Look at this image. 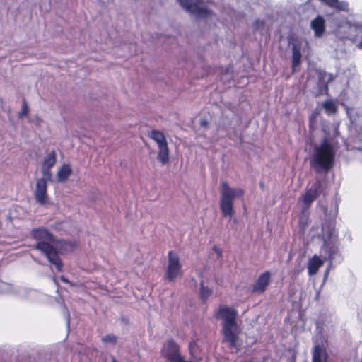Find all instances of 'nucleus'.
I'll use <instances>...</instances> for the list:
<instances>
[{
  "mask_svg": "<svg viewBox=\"0 0 362 362\" xmlns=\"http://www.w3.org/2000/svg\"><path fill=\"white\" fill-rule=\"evenodd\" d=\"M149 137L156 142L158 147V160L165 165L169 162V148L164 134L158 130L153 129L149 134Z\"/></svg>",
  "mask_w": 362,
  "mask_h": 362,
  "instance_id": "0eeeda50",
  "label": "nucleus"
},
{
  "mask_svg": "<svg viewBox=\"0 0 362 362\" xmlns=\"http://www.w3.org/2000/svg\"><path fill=\"white\" fill-rule=\"evenodd\" d=\"M71 173L72 170L70 165L68 164H63L57 171V181L60 182L66 181L69 176L71 175Z\"/></svg>",
  "mask_w": 362,
  "mask_h": 362,
  "instance_id": "a211bd4d",
  "label": "nucleus"
},
{
  "mask_svg": "<svg viewBox=\"0 0 362 362\" xmlns=\"http://www.w3.org/2000/svg\"><path fill=\"white\" fill-rule=\"evenodd\" d=\"M245 362H253L252 361H245Z\"/></svg>",
  "mask_w": 362,
  "mask_h": 362,
  "instance_id": "7c9ffc66",
  "label": "nucleus"
},
{
  "mask_svg": "<svg viewBox=\"0 0 362 362\" xmlns=\"http://www.w3.org/2000/svg\"><path fill=\"white\" fill-rule=\"evenodd\" d=\"M271 273L266 271L261 274L252 286V292L254 293L263 294L271 283Z\"/></svg>",
  "mask_w": 362,
  "mask_h": 362,
  "instance_id": "9d476101",
  "label": "nucleus"
},
{
  "mask_svg": "<svg viewBox=\"0 0 362 362\" xmlns=\"http://www.w3.org/2000/svg\"><path fill=\"white\" fill-rule=\"evenodd\" d=\"M57 154L54 150L52 151L45 158L42 167L52 168L56 163Z\"/></svg>",
  "mask_w": 362,
  "mask_h": 362,
  "instance_id": "aec40b11",
  "label": "nucleus"
},
{
  "mask_svg": "<svg viewBox=\"0 0 362 362\" xmlns=\"http://www.w3.org/2000/svg\"><path fill=\"white\" fill-rule=\"evenodd\" d=\"M357 48L362 50V40L357 45Z\"/></svg>",
  "mask_w": 362,
  "mask_h": 362,
  "instance_id": "cd10ccee",
  "label": "nucleus"
},
{
  "mask_svg": "<svg viewBox=\"0 0 362 362\" xmlns=\"http://www.w3.org/2000/svg\"><path fill=\"white\" fill-rule=\"evenodd\" d=\"M322 107L325 108L327 115H334L337 112V105L332 100H326L324 102Z\"/></svg>",
  "mask_w": 362,
  "mask_h": 362,
  "instance_id": "4be33fe9",
  "label": "nucleus"
},
{
  "mask_svg": "<svg viewBox=\"0 0 362 362\" xmlns=\"http://www.w3.org/2000/svg\"><path fill=\"white\" fill-rule=\"evenodd\" d=\"M168 259V264L165 272V279L170 282H173L181 274L182 265L179 255L173 251H169Z\"/></svg>",
  "mask_w": 362,
  "mask_h": 362,
  "instance_id": "1a4fd4ad",
  "label": "nucleus"
},
{
  "mask_svg": "<svg viewBox=\"0 0 362 362\" xmlns=\"http://www.w3.org/2000/svg\"><path fill=\"white\" fill-rule=\"evenodd\" d=\"M53 245H55V247L58 251V254H64V253H69L73 252L76 247V243L72 241H67L65 240H59L55 238V242H54Z\"/></svg>",
  "mask_w": 362,
  "mask_h": 362,
  "instance_id": "f8f14e48",
  "label": "nucleus"
},
{
  "mask_svg": "<svg viewBox=\"0 0 362 362\" xmlns=\"http://www.w3.org/2000/svg\"><path fill=\"white\" fill-rule=\"evenodd\" d=\"M47 184L45 179H38L36 183L35 191V199L40 204L44 205L47 203Z\"/></svg>",
  "mask_w": 362,
  "mask_h": 362,
  "instance_id": "9b49d317",
  "label": "nucleus"
},
{
  "mask_svg": "<svg viewBox=\"0 0 362 362\" xmlns=\"http://www.w3.org/2000/svg\"><path fill=\"white\" fill-rule=\"evenodd\" d=\"M237 315L236 310L226 305H221L214 313L215 317L223 322V341L229 349H234L236 353L240 350L241 346L239 337L240 329L236 321Z\"/></svg>",
  "mask_w": 362,
  "mask_h": 362,
  "instance_id": "f257e3e1",
  "label": "nucleus"
},
{
  "mask_svg": "<svg viewBox=\"0 0 362 362\" xmlns=\"http://www.w3.org/2000/svg\"><path fill=\"white\" fill-rule=\"evenodd\" d=\"M181 6L187 12L199 18H206L211 15L212 11L202 6V0H177Z\"/></svg>",
  "mask_w": 362,
  "mask_h": 362,
  "instance_id": "6e6552de",
  "label": "nucleus"
},
{
  "mask_svg": "<svg viewBox=\"0 0 362 362\" xmlns=\"http://www.w3.org/2000/svg\"><path fill=\"white\" fill-rule=\"evenodd\" d=\"M60 279L64 282V283H66V284H69L70 285H72V284L69 281V280L65 277L64 276L62 275L60 276Z\"/></svg>",
  "mask_w": 362,
  "mask_h": 362,
  "instance_id": "bb28decb",
  "label": "nucleus"
},
{
  "mask_svg": "<svg viewBox=\"0 0 362 362\" xmlns=\"http://www.w3.org/2000/svg\"><path fill=\"white\" fill-rule=\"evenodd\" d=\"M301 48L300 45L293 44L292 46V73L297 71L296 68L301 64Z\"/></svg>",
  "mask_w": 362,
  "mask_h": 362,
  "instance_id": "dca6fc26",
  "label": "nucleus"
},
{
  "mask_svg": "<svg viewBox=\"0 0 362 362\" xmlns=\"http://www.w3.org/2000/svg\"><path fill=\"white\" fill-rule=\"evenodd\" d=\"M310 27L316 37H321L325 32V21L321 16H317L311 21Z\"/></svg>",
  "mask_w": 362,
  "mask_h": 362,
  "instance_id": "ddd939ff",
  "label": "nucleus"
},
{
  "mask_svg": "<svg viewBox=\"0 0 362 362\" xmlns=\"http://www.w3.org/2000/svg\"><path fill=\"white\" fill-rule=\"evenodd\" d=\"M197 346L192 343L189 345L190 359L187 361L181 354L180 347L173 339H168L161 349V355L168 362H199L202 358L194 356V353Z\"/></svg>",
  "mask_w": 362,
  "mask_h": 362,
  "instance_id": "20e7f679",
  "label": "nucleus"
},
{
  "mask_svg": "<svg viewBox=\"0 0 362 362\" xmlns=\"http://www.w3.org/2000/svg\"><path fill=\"white\" fill-rule=\"evenodd\" d=\"M30 235L37 241L34 248L40 251L48 261L55 266L58 272H62L63 263L57 248L53 245L55 242L54 235L45 227L33 228Z\"/></svg>",
  "mask_w": 362,
  "mask_h": 362,
  "instance_id": "f03ea898",
  "label": "nucleus"
},
{
  "mask_svg": "<svg viewBox=\"0 0 362 362\" xmlns=\"http://www.w3.org/2000/svg\"><path fill=\"white\" fill-rule=\"evenodd\" d=\"M327 6L333 8L337 11H348V4L345 2H340L339 0H320Z\"/></svg>",
  "mask_w": 362,
  "mask_h": 362,
  "instance_id": "6ab92c4d",
  "label": "nucleus"
},
{
  "mask_svg": "<svg viewBox=\"0 0 362 362\" xmlns=\"http://www.w3.org/2000/svg\"><path fill=\"white\" fill-rule=\"evenodd\" d=\"M50 170L51 168L42 167V177L40 179H45L47 182V180H51L52 175Z\"/></svg>",
  "mask_w": 362,
  "mask_h": 362,
  "instance_id": "5701e85b",
  "label": "nucleus"
},
{
  "mask_svg": "<svg viewBox=\"0 0 362 362\" xmlns=\"http://www.w3.org/2000/svg\"><path fill=\"white\" fill-rule=\"evenodd\" d=\"M328 354L323 345H315L313 351L312 362H327Z\"/></svg>",
  "mask_w": 362,
  "mask_h": 362,
  "instance_id": "2eb2a0df",
  "label": "nucleus"
},
{
  "mask_svg": "<svg viewBox=\"0 0 362 362\" xmlns=\"http://www.w3.org/2000/svg\"><path fill=\"white\" fill-rule=\"evenodd\" d=\"M325 185L323 182L320 179H317L309 188L306 189L305 193L301 196L300 200L302 202L303 211L308 210L319 196L321 194L325 196Z\"/></svg>",
  "mask_w": 362,
  "mask_h": 362,
  "instance_id": "423d86ee",
  "label": "nucleus"
},
{
  "mask_svg": "<svg viewBox=\"0 0 362 362\" xmlns=\"http://www.w3.org/2000/svg\"><path fill=\"white\" fill-rule=\"evenodd\" d=\"M28 112H29L28 106L27 105L25 100H23L22 106H21V110L19 112V117L27 116L28 115Z\"/></svg>",
  "mask_w": 362,
  "mask_h": 362,
  "instance_id": "b1692460",
  "label": "nucleus"
},
{
  "mask_svg": "<svg viewBox=\"0 0 362 362\" xmlns=\"http://www.w3.org/2000/svg\"><path fill=\"white\" fill-rule=\"evenodd\" d=\"M212 294V290L204 285V281L200 283V298L205 303Z\"/></svg>",
  "mask_w": 362,
  "mask_h": 362,
  "instance_id": "412c9836",
  "label": "nucleus"
},
{
  "mask_svg": "<svg viewBox=\"0 0 362 362\" xmlns=\"http://www.w3.org/2000/svg\"><path fill=\"white\" fill-rule=\"evenodd\" d=\"M104 343L115 344L117 341V337L113 334H107L102 338Z\"/></svg>",
  "mask_w": 362,
  "mask_h": 362,
  "instance_id": "393cba45",
  "label": "nucleus"
},
{
  "mask_svg": "<svg viewBox=\"0 0 362 362\" xmlns=\"http://www.w3.org/2000/svg\"><path fill=\"white\" fill-rule=\"evenodd\" d=\"M112 362H117L115 358H112Z\"/></svg>",
  "mask_w": 362,
  "mask_h": 362,
  "instance_id": "c756f323",
  "label": "nucleus"
},
{
  "mask_svg": "<svg viewBox=\"0 0 362 362\" xmlns=\"http://www.w3.org/2000/svg\"><path fill=\"white\" fill-rule=\"evenodd\" d=\"M335 154L332 144L327 138H324L320 145L314 147L312 166L318 170L328 172L334 167Z\"/></svg>",
  "mask_w": 362,
  "mask_h": 362,
  "instance_id": "7ed1b4c3",
  "label": "nucleus"
},
{
  "mask_svg": "<svg viewBox=\"0 0 362 362\" xmlns=\"http://www.w3.org/2000/svg\"><path fill=\"white\" fill-rule=\"evenodd\" d=\"M361 362H362V359H361Z\"/></svg>",
  "mask_w": 362,
  "mask_h": 362,
  "instance_id": "2f4dec72",
  "label": "nucleus"
},
{
  "mask_svg": "<svg viewBox=\"0 0 362 362\" xmlns=\"http://www.w3.org/2000/svg\"><path fill=\"white\" fill-rule=\"evenodd\" d=\"M325 259H322L317 255H314L308 262V273L309 276L315 275L319 269L323 266L325 262Z\"/></svg>",
  "mask_w": 362,
  "mask_h": 362,
  "instance_id": "4468645a",
  "label": "nucleus"
},
{
  "mask_svg": "<svg viewBox=\"0 0 362 362\" xmlns=\"http://www.w3.org/2000/svg\"><path fill=\"white\" fill-rule=\"evenodd\" d=\"M264 26V21L262 20L257 19L253 23V27L256 30L263 28Z\"/></svg>",
  "mask_w": 362,
  "mask_h": 362,
  "instance_id": "a878e982",
  "label": "nucleus"
},
{
  "mask_svg": "<svg viewBox=\"0 0 362 362\" xmlns=\"http://www.w3.org/2000/svg\"><path fill=\"white\" fill-rule=\"evenodd\" d=\"M214 250L217 252V253H218V255H221V252L218 250H216V247H214Z\"/></svg>",
  "mask_w": 362,
  "mask_h": 362,
  "instance_id": "c85d7f7f",
  "label": "nucleus"
},
{
  "mask_svg": "<svg viewBox=\"0 0 362 362\" xmlns=\"http://www.w3.org/2000/svg\"><path fill=\"white\" fill-rule=\"evenodd\" d=\"M244 191L240 188H231L226 182L221 185L220 209L224 217H231L235 214L233 202L236 197H242Z\"/></svg>",
  "mask_w": 362,
  "mask_h": 362,
  "instance_id": "39448f33",
  "label": "nucleus"
},
{
  "mask_svg": "<svg viewBox=\"0 0 362 362\" xmlns=\"http://www.w3.org/2000/svg\"><path fill=\"white\" fill-rule=\"evenodd\" d=\"M322 250L327 255V257L325 258V260H328L330 264H332L333 259L339 252L338 247L334 243H325Z\"/></svg>",
  "mask_w": 362,
  "mask_h": 362,
  "instance_id": "f3484780",
  "label": "nucleus"
}]
</instances>
